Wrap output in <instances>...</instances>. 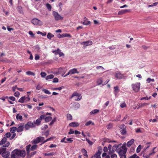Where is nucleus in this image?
I'll return each instance as SVG.
<instances>
[{
    "label": "nucleus",
    "instance_id": "obj_1",
    "mask_svg": "<svg viewBox=\"0 0 158 158\" xmlns=\"http://www.w3.org/2000/svg\"><path fill=\"white\" fill-rule=\"evenodd\" d=\"M25 155V150L16 149L11 152V158H21V157H24Z\"/></svg>",
    "mask_w": 158,
    "mask_h": 158
},
{
    "label": "nucleus",
    "instance_id": "obj_2",
    "mask_svg": "<svg viewBox=\"0 0 158 158\" xmlns=\"http://www.w3.org/2000/svg\"><path fill=\"white\" fill-rule=\"evenodd\" d=\"M140 85V82H136L132 84L131 86L133 91L135 92H138L139 90Z\"/></svg>",
    "mask_w": 158,
    "mask_h": 158
},
{
    "label": "nucleus",
    "instance_id": "obj_3",
    "mask_svg": "<svg viewBox=\"0 0 158 158\" xmlns=\"http://www.w3.org/2000/svg\"><path fill=\"white\" fill-rule=\"evenodd\" d=\"M4 147H8L10 145V142L7 141V139L5 137H4L1 141H0V145H2Z\"/></svg>",
    "mask_w": 158,
    "mask_h": 158
},
{
    "label": "nucleus",
    "instance_id": "obj_4",
    "mask_svg": "<svg viewBox=\"0 0 158 158\" xmlns=\"http://www.w3.org/2000/svg\"><path fill=\"white\" fill-rule=\"evenodd\" d=\"M156 148V147L154 148L152 150V152L149 153L148 155H147L145 153H143V156L144 158H151L150 156L152 155H154L157 152V150H155Z\"/></svg>",
    "mask_w": 158,
    "mask_h": 158
},
{
    "label": "nucleus",
    "instance_id": "obj_5",
    "mask_svg": "<svg viewBox=\"0 0 158 158\" xmlns=\"http://www.w3.org/2000/svg\"><path fill=\"white\" fill-rule=\"evenodd\" d=\"M98 148V152L94 155V157L96 158H101L100 155L102 152V148L101 147H99Z\"/></svg>",
    "mask_w": 158,
    "mask_h": 158
},
{
    "label": "nucleus",
    "instance_id": "obj_6",
    "mask_svg": "<svg viewBox=\"0 0 158 158\" xmlns=\"http://www.w3.org/2000/svg\"><path fill=\"white\" fill-rule=\"evenodd\" d=\"M53 15L55 17V19L56 20H59L62 19L63 17L61 16L58 12L55 11H53Z\"/></svg>",
    "mask_w": 158,
    "mask_h": 158
},
{
    "label": "nucleus",
    "instance_id": "obj_7",
    "mask_svg": "<svg viewBox=\"0 0 158 158\" xmlns=\"http://www.w3.org/2000/svg\"><path fill=\"white\" fill-rule=\"evenodd\" d=\"M72 139V138H66V137H64L61 139L60 142L64 143H71L73 142V140Z\"/></svg>",
    "mask_w": 158,
    "mask_h": 158
},
{
    "label": "nucleus",
    "instance_id": "obj_8",
    "mask_svg": "<svg viewBox=\"0 0 158 158\" xmlns=\"http://www.w3.org/2000/svg\"><path fill=\"white\" fill-rule=\"evenodd\" d=\"M35 127L33 123L29 121L27 123L25 126L24 128L26 130L29 129L30 128L33 127Z\"/></svg>",
    "mask_w": 158,
    "mask_h": 158
},
{
    "label": "nucleus",
    "instance_id": "obj_9",
    "mask_svg": "<svg viewBox=\"0 0 158 158\" xmlns=\"http://www.w3.org/2000/svg\"><path fill=\"white\" fill-rule=\"evenodd\" d=\"M31 22L33 24L35 25H42L43 24L42 22L41 21L37 19H33L32 20Z\"/></svg>",
    "mask_w": 158,
    "mask_h": 158
},
{
    "label": "nucleus",
    "instance_id": "obj_10",
    "mask_svg": "<svg viewBox=\"0 0 158 158\" xmlns=\"http://www.w3.org/2000/svg\"><path fill=\"white\" fill-rule=\"evenodd\" d=\"M76 96L77 97V98L75 99V101H79L82 98V96L80 94L77 93V92H74L72 95L71 98H73V97Z\"/></svg>",
    "mask_w": 158,
    "mask_h": 158
},
{
    "label": "nucleus",
    "instance_id": "obj_11",
    "mask_svg": "<svg viewBox=\"0 0 158 158\" xmlns=\"http://www.w3.org/2000/svg\"><path fill=\"white\" fill-rule=\"evenodd\" d=\"M45 117V115H41L40 116V118L37 119L36 121L34 122V123L37 125V126H39L42 120L44 119Z\"/></svg>",
    "mask_w": 158,
    "mask_h": 158
},
{
    "label": "nucleus",
    "instance_id": "obj_12",
    "mask_svg": "<svg viewBox=\"0 0 158 158\" xmlns=\"http://www.w3.org/2000/svg\"><path fill=\"white\" fill-rule=\"evenodd\" d=\"M10 152L8 151H6L5 152H3L2 154V156L3 158H10Z\"/></svg>",
    "mask_w": 158,
    "mask_h": 158
},
{
    "label": "nucleus",
    "instance_id": "obj_13",
    "mask_svg": "<svg viewBox=\"0 0 158 158\" xmlns=\"http://www.w3.org/2000/svg\"><path fill=\"white\" fill-rule=\"evenodd\" d=\"M31 145L30 144H29L27 145L26 147V149L27 152V158H31V157L29 155V152H30V147L31 146Z\"/></svg>",
    "mask_w": 158,
    "mask_h": 158
},
{
    "label": "nucleus",
    "instance_id": "obj_14",
    "mask_svg": "<svg viewBox=\"0 0 158 158\" xmlns=\"http://www.w3.org/2000/svg\"><path fill=\"white\" fill-rule=\"evenodd\" d=\"M122 144H120L118 145L115 144L112 147L113 150H116L117 152V151L122 146Z\"/></svg>",
    "mask_w": 158,
    "mask_h": 158
},
{
    "label": "nucleus",
    "instance_id": "obj_15",
    "mask_svg": "<svg viewBox=\"0 0 158 158\" xmlns=\"http://www.w3.org/2000/svg\"><path fill=\"white\" fill-rule=\"evenodd\" d=\"M115 77L117 79H122L123 77V75L119 72L116 73L115 75Z\"/></svg>",
    "mask_w": 158,
    "mask_h": 158
},
{
    "label": "nucleus",
    "instance_id": "obj_16",
    "mask_svg": "<svg viewBox=\"0 0 158 158\" xmlns=\"http://www.w3.org/2000/svg\"><path fill=\"white\" fill-rule=\"evenodd\" d=\"M93 42L92 41L88 40L85 42H83L82 44L85 46L90 45L92 44Z\"/></svg>",
    "mask_w": 158,
    "mask_h": 158
},
{
    "label": "nucleus",
    "instance_id": "obj_17",
    "mask_svg": "<svg viewBox=\"0 0 158 158\" xmlns=\"http://www.w3.org/2000/svg\"><path fill=\"white\" fill-rule=\"evenodd\" d=\"M69 126L71 127H78L79 124L77 122H72L69 124Z\"/></svg>",
    "mask_w": 158,
    "mask_h": 158
},
{
    "label": "nucleus",
    "instance_id": "obj_18",
    "mask_svg": "<svg viewBox=\"0 0 158 158\" xmlns=\"http://www.w3.org/2000/svg\"><path fill=\"white\" fill-rule=\"evenodd\" d=\"M130 10L129 9H125L124 10H121L120 11H119L118 12V15H123L124 14L127 12H130Z\"/></svg>",
    "mask_w": 158,
    "mask_h": 158
},
{
    "label": "nucleus",
    "instance_id": "obj_19",
    "mask_svg": "<svg viewBox=\"0 0 158 158\" xmlns=\"http://www.w3.org/2000/svg\"><path fill=\"white\" fill-rule=\"evenodd\" d=\"M23 125L17 128V131L18 132L22 131L23 130L24 123H22Z\"/></svg>",
    "mask_w": 158,
    "mask_h": 158
},
{
    "label": "nucleus",
    "instance_id": "obj_20",
    "mask_svg": "<svg viewBox=\"0 0 158 158\" xmlns=\"http://www.w3.org/2000/svg\"><path fill=\"white\" fill-rule=\"evenodd\" d=\"M134 140L133 139H132L129 141H128L127 143V146L128 147H130L131 145L134 143Z\"/></svg>",
    "mask_w": 158,
    "mask_h": 158
},
{
    "label": "nucleus",
    "instance_id": "obj_21",
    "mask_svg": "<svg viewBox=\"0 0 158 158\" xmlns=\"http://www.w3.org/2000/svg\"><path fill=\"white\" fill-rule=\"evenodd\" d=\"M69 71H70L71 74H73L76 73H79L77 71V69L75 68H73L72 69H70Z\"/></svg>",
    "mask_w": 158,
    "mask_h": 158
},
{
    "label": "nucleus",
    "instance_id": "obj_22",
    "mask_svg": "<svg viewBox=\"0 0 158 158\" xmlns=\"http://www.w3.org/2000/svg\"><path fill=\"white\" fill-rule=\"evenodd\" d=\"M40 139L39 137L36 138L35 139H34L32 141V143L35 144H37L40 142Z\"/></svg>",
    "mask_w": 158,
    "mask_h": 158
},
{
    "label": "nucleus",
    "instance_id": "obj_23",
    "mask_svg": "<svg viewBox=\"0 0 158 158\" xmlns=\"http://www.w3.org/2000/svg\"><path fill=\"white\" fill-rule=\"evenodd\" d=\"M149 104L147 103H140L138 105V107L137 108V109H139L140 108H142L144 106L148 105Z\"/></svg>",
    "mask_w": 158,
    "mask_h": 158
},
{
    "label": "nucleus",
    "instance_id": "obj_24",
    "mask_svg": "<svg viewBox=\"0 0 158 158\" xmlns=\"http://www.w3.org/2000/svg\"><path fill=\"white\" fill-rule=\"evenodd\" d=\"M26 100V98L25 96L22 97L20 98L18 101V102L20 103H23L24 102L25 100Z\"/></svg>",
    "mask_w": 158,
    "mask_h": 158
},
{
    "label": "nucleus",
    "instance_id": "obj_25",
    "mask_svg": "<svg viewBox=\"0 0 158 158\" xmlns=\"http://www.w3.org/2000/svg\"><path fill=\"white\" fill-rule=\"evenodd\" d=\"M54 76L53 74H50L47 76L45 78L46 80H48L49 79H52L53 78Z\"/></svg>",
    "mask_w": 158,
    "mask_h": 158
},
{
    "label": "nucleus",
    "instance_id": "obj_26",
    "mask_svg": "<svg viewBox=\"0 0 158 158\" xmlns=\"http://www.w3.org/2000/svg\"><path fill=\"white\" fill-rule=\"evenodd\" d=\"M37 145L36 144L34 145L31 147V146L30 147V150L31 151H34L37 148Z\"/></svg>",
    "mask_w": 158,
    "mask_h": 158
},
{
    "label": "nucleus",
    "instance_id": "obj_27",
    "mask_svg": "<svg viewBox=\"0 0 158 158\" xmlns=\"http://www.w3.org/2000/svg\"><path fill=\"white\" fill-rule=\"evenodd\" d=\"M44 118H45V122H48L52 120V117L51 116L46 117L45 116Z\"/></svg>",
    "mask_w": 158,
    "mask_h": 158
},
{
    "label": "nucleus",
    "instance_id": "obj_28",
    "mask_svg": "<svg viewBox=\"0 0 158 158\" xmlns=\"http://www.w3.org/2000/svg\"><path fill=\"white\" fill-rule=\"evenodd\" d=\"M54 36L53 35L50 33H48L47 35V38L49 40H51V38Z\"/></svg>",
    "mask_w": 158,
    "mask_h": 158
},
{
    "label": "nucleus",
    "instance_id": "obj_29",
    "mask_svg": "<svg viewBox=\"0 0 158 158\" xmlns=\"http://www.w3.org/2000/svg\"><path fill=\"white\" fill-rule=\"evenodd\" d=\"M99 112V110L97 109H95L94 110L92 111L90 113L91 114H95L98 113Z\"/></svg>",
    "mask_w": 158,
    "mask_h": 158
},
{
    "label": "nucleus",
    "instance_id": "obj_30",
    "mask_svg": "<svg viewBox=\"0 0 158 158\" xmlns=\"http://www.w3.org/2000/svg\"><path fill=\"white\" fill-rule=\"evenodd\" d=\"M81 152L83 153V155L84 156H85L87 157H88V156L87 154V152L85 149H82L81 150Z\"/></svg>",
    "mask_w": 158,
    "mask_h": 158
},
{
    "label": "nucleus",
    "instance_id": "obj_31",
    "mask_svg": "<svg viewBox=\"0 0 158 158\" xmlns=\"http://www.w3.org/2000/svg\"><path fill=\"white\" fill-rule=\"evenodd\" d=\"M16 118L17 120H19L20 121H21L23 119L22 116L21 115H19V114H17L16 116Z\"/></svg>",
    "mask_w": 158,
    "mask_h": 158
},
{
    "label": "nucleus",
    "instance_id": "obj_32",
    "mask_svg": "<svg viewBox=\"0 0 158 158\" xmlns=\"http://www.w3.org/2000/svg\"><path fill=\"white\" fill-rule=\"evenodd\" d=\"M17 128L15 127H12L10 129V131L12 133H15L14 132L17 131Z\"/></svg>",
    "mask_w": 158,
    "mask_h": 158
},
{
    "label": "nucleus",
    "instance_id": "obj_33",
    "mask_svg": "<svg viewBox=\"0 0 158 158\" xmlns=\"http://www.w3.org/2000/svg\"><path fill=\"white\" fill-rule=\"evenodd\" d=\"M64 88V86H62L59 87L58 88H52V90H60Z\"/></svg>",
    "mask_w": 158,
    "mask_h": 158
},
{
    "label": "nucleus",
    "instance_id": "obj_34",
    "mask_svg": "<svg viewBox=\"0 0 158 158\" xmlns=\"http://www.w3.org/2000/svg\"><path fill=\"white\" fill-rule=\"evenodd\" d=\"M114 92L115 93H118L119 91V89L118 88V87L117 86L114 87Z\"/></svg>",
    "mask_w": 158,
    "mask_h": 158
},
{
    "label": "nucleus",
    "instance_id": "obj_35",
    "mask_svg": "<svg viewBox=\"0 0 158 158\" xmlns=\"http://www.w3.org/2000/svg\"><path fill=\"white\" fill-rule=\"evenodd\" d=\"M26 73L28 75H32L33 76H34L35 75L34 73L30 71H27Z\"/></svg>",
    "mask_w": 158,
    "mask_h": 158
},
{
    "label": "nucleus",
    "instance_id": "obj_36",
    "mask_svg": "<svg viewBox=\"0 0 158 158\" xmlns=\"http://www.w3.org/2000/svg\"><path fill=\"white\" fill-rule=\"evenodd\" d=\"M97 82L98 83V85H100L102 82V78H99L97 80Z\"/></svg>",
    "mask_w": 158,
    "mask_h": 158
},
{
    "label": "nucleus",
    "instance_id": "obj_37",
    "mask_svg": "<svg viewBox=\"0 0 158 158\" xmlns=\"http://www.w3.org/2000/svg\"><path fill=\"white\" fill-rule=\"evenodd\" d=\"M67 120H71L72 119V117L71 114H68L67 115Z\"/></svg>",
    "mask_w": 158,
    "mask_h": 158
},
{
    "label": "nucleus",
    "instance_id": "obj_38",
    "mask_svg": "<svg viewBox=\"0 0 158 158\" xmlns=\"http://www.w3.org/2000/svg\"><path fill=\"white\" fill-rule=\"evenodd\" d=\"M82 24L85 25H89L90 23V22L89 21L84 20V22H83Z\"/></svg>",
    "mask_w": 158,
    "mask_h": 158
},
{
    "label": "nucleus",
    "instance_id": "obj_39",
    "mask_svg": "<svg viewBox=\"0 0 158 158\" xmlns=\"http://www.w3.org/2000/svg\"><path fill=\"white\" fill-rule=\"evenodd\" d=\"M18 10L20 13H22L23 12V8L22 7L20 6H18L17 7Z\"/></svg>",
    "mask_w": 158,
    "mask_h": 158
},
{
    "label": "nucleus",
    "instance_id": "obj_40",
    "mask_svg": "<svg viewBox=\"0 0 158 158\" xmlns=\"http://www.w3.org/2000/svg\"><path fill=\"white\" fill-rule=\"evenodd\" d=\"M46 6L49 11H51V10L52 7L49 4L47 3L46 4Z\"/></svg>",
    "mask_w": 158,
    "mask_h": 158
},
{
    "label": "nucleus",
    "instance_id": "obj_41",
    "mask_svg": "<svg viewBox=\"0 0 158 158\" xmlns=\"http://www.w3.org/2000/svg\"><path fill=\"white\" fill-rule=\"evenodd\" d=\"M40 75L42 77L44 78L46 76L47 74L44 72H41L40 73Z\"/></svg>",
    "mask_w": 158,
    "mask_h": 158
},
{
    "label": "nucleus",
    "instance_id": "obj_42",
    "mask_svg": "<svg viewBox=\"0 0 158 158\" xmlns=\"http://www.w3.org/2000/svg\"><path fill=\"white\" fill-rule=\"evenodd\" d=\"M6 148H1L0 149V154H1L3 153V152H5L6 151Z\"/></svg>",
    "mask_w": 158,
    "mask_h": 158
},
{
    "label": "nucleus",
    "instance_id": "obj_43",
    "mask_svg": "<svg viewBox=\"0 0 158 158\" xmlns=\"http://www.w3.org/2000/svg\"><path fill=\"white\" fill-rule=\"evenodd\" d=\"M141 148H142V146L141 145H139L138 147H137V149H136V152L137 153H139L140 150H141Z\"/></svg>",
    "mask_w": 158,
    "mask_h": 158
},
{
    "label": "nucleus",
    "instance_id": "obj_44",
    "mask_svg": "<svg viewBox=\"0 0 158 158\" xmlns=\"http://www.w3.org/2000/svg\"><path fill=\"white\" fill-rule=\"evenodd\" d=\"M59 52H60V49H58L56 50L53 51L52 52L55 53V55H56L59 54Z\"/></svg>",
    "mask_w": 158,
    "mask_h": 158
},
{
    "label": "nucleus",
    "instance_id": "obj_45",
    "mask_svg": "<svg viewBox=\"0 0 158 158\" xmlns=\"http://www.w3.org/2000/svg\"><path fill=\"white\" fill-rule=\"evenodd\" d=\"M56 117L54 118V119L51 122L49 123V125H51L53 124L56 121Z\"/></svg>",
    "mask_w": 158,
    "mask_h": 158
},
{
    "label": "nucleus",
    "instance_id": "obj_46",
    "mask_svg": "<svg viewBox=\"0 0 158 158\" xmlns=\"http://www.w3.org/2000/svg\"><path fill=\"white\" fill-rule=\"evenodd\" d=\"M158 4V2H156L155 3H153L152 5H149L148 6V7H149L153 6H155L157 5Z\"/></svg>",
    "mask_w": 158,
    "mask_h": 158
},
{
    "label": "nucleus",
    "instance_id": "obj_47",
    "mask_svg": "<svg viewBox=\"0 0 158 158\" xmlns=\"http://www.w3.org/2000/svg\"><path fill=\"white\" fill-rule=\"evenodd\" d=\"M141 47L143 49L145 50H147L148 48H149L147 46L145 45H142Z\"/></svg>",
    "mask_w": 158,
    "mask_h": 158
},
{
    "label": "nucleus",
    "instance_id": "obj_48",
    "mask_svg": "<svg viewBox=\"0 0 158 158\" xmlns=\"http://www.w3.org/2000/svg\"><path fill=\"white\" fill-rule=\"evenodd\" d=\"M43 91L45 94H51V92L48 89H44L43 90Z\"/></svg>",
    "mask_w": 158,
    "mask_h": 158
},
{
    "label": "nucleus",
    "instance_id": "obj_49",
    "mask_svg": "<svg viewBox=\"0 0 158 158\" xmlns=\"http://www.w3.org/2000/svg\"><path fill=\"white\" fill-rule=\"evenodd\" d=\"M11 135V134L10 132H7L5 134V136H6V138H8L10 137Z\"/></svg>",
    "mask_w": 158,
    "mask_h": 158
},
{
    "label": "nucleus",
    "instance_id": "obj_50",
    "mask_svg": "<svg viewBox=\"0 0 158 158\" xmlns=\"http://www.w3.org/2000/svg\"><path fill=\"white\" fill-rule=\"evenodd\" d=\"M19 95H20V93L18 91L15 92L14 94V96L17 97H19Z\"/></svg>",
    "mask_w": 158,
    "mask_h": 158
},
{
    "label": "nucleus",
    "instance_id": "obj_51",
    "mask_svg": "<svg viewBox=\"0 0 158 158\" xmlns=\"http://www.w3.org/2000/svg\"><path fill=\"white\" fill-rule=\"evenodd\" d=\"M86 141L90 145H92L93 143L91 141L89 140L88 139L86 138Z\"/></svg>",
    "mask_w": 158,
    "mask_h": 158
},
{
    "label": "nucleus",
    "instance_id": "obj_52",
    "mask_svg": "<svg viewBox=\"0 0 158 158\" xmlns=\"http://www.w3.org/2000/svg\"><path fill=\"white\" fill-rule=\"evenodd\" d=\"M126 131L125 129H123L121 131V134L122 135H124L126 134Z\"/></svg>",
    "mask_w": 158,
    "mask_h": 158
},
{
    "label": "nucleus",
    "instance_id": "obj_53",
    "mask_svg": "<svg viewBox=\"0 0 158 158\" xmlns=\"http://www.w3.org/2000/svg\"><path fill=\"white\" fill-rule=\"evenodd\" d=\"M74 133V131L72 129H71L68 132V134L69 135H70L71 134H73Z\"/></svg>",
    "mask_w": 158,
    "mask_h": 158
},
{
    "label": "nucleus",
    "instance_id": "obj_54",
    "mask_svg": "<svg viewBox=\"0 0 158 158\" xmlns=\"http://www.w3.org/2000/svg\"><path fill=\"white\" fill-rule=\"evenodd\" d=\"M58 82V79L56 77L54 78L53 79L52 82L53 83H57Z\"/></svg>",
    "mask_w": 158,
    "mask_h": 158
},
{
    "label": "nucleus",
    "instance_id": "obj_55",
    "mask_svg": "<svg viewBox=\"0 0 158 158\" xmlns=\"http://www.w3.org/2000/svg\"><path fill=\"white\" fill-rule=\"evenodd\" d=\"M54 154V152H51L49 153H45L44 155L45 156H53Z\"/></svg>",
    "mask_w": 158,
    "mask_h": 158
},
{
    "label": "nucleus",
    "instance_id": "obj_56",
    "mask_svg": "<svg viewBox=\"0 0 158 158\" xmlns=\"http://www.w3.org/2000/svg\"><path fill=\"white\" fill-rule=\"evenodd\" d=\"M36 151H34L32 152L31 153H29V155L31 157L33 156L34 155H35L36 153Z\"/></svg>",
    "mask_w": 158,
    "mask_h": 158
},
{
    "label": "nucleus",
    "instance_id": "obj_57",
    "mask_svg": "<svg viewBox=\"0 0 158 158\" xmlns=\"http://www.w3.org/2000/svg\"><path fill=\"white\" fill-rule=\"evenodd\" d=\"M8 98V96H4L0 98V99L2 100L3 101H5L6 99Z\"/></svg>",
    "mask_w": 158,
    "mask_h": 158
},
{
    "label": "nucleus",
    "instance_id": "obj_58",
    "mask_svg": "<svg viewBox=\"0 0 158 158\" xmlns=\"http://www.w3.org/2000/svg\"><path fill=\"white\" fill-rule=\"evenodd\" d=\"M8 98L10 100L12 101H15V98L13 96H10L8 97Z\"/></svg>",
    "mask_w": 158,
    "mask_h": 158
},
{
    "label": "nucleus",
    "instance_id": "obj_59",
    "mask_svg": "<svg viewBox=\"0 0 158 158\" xmlns=\"http://www.w3.org/2000/svg\"><path fill=\"white\" fill-rule=\"evenodd\" d=\"M120 106L122 108H124L126 106V105L125 103L124 102V103L121 104Z\"/></svg>",
    "mask_w": 158,
    "mask_h": 158
},
{
    "label": "nucleus",
    "instance_id": "obj_60",
    "mask_svg": "<svg viewBox=\"0 0 158 158\" xmlns=\"http://www.w3.org/2000/svg\"><path fill=\"white\" fill-rule=\"evenodd\" d=\"M111 158H117V155L115 154H112L111 156Z\"/></svg>",
    "mask_w": 158,
    "mask_h": 158
},
{
    "label": "nucleus",
    "instance_id": "obj_61",
    "mask_svg": "<svg viewBox=\"0 0 158 158\" xmlns=\"http://www.w3.org/2000/svg\"><path fill=\"white\" fill-rule=\"evenodd\" d=\"M92 123V122L91 121H89L86 123V124H85V125L87 126L90 125Z\"/></svg>",
    "mask_w": 158,
    "mask_h": 158
},
{
    "label": "nucleus",
    "instance_id": "obj_62",
    "mask_svg": "<svg viewBox=\"0 0 158 158\" xmlns=\"http://www.w3.org/2000/svg\"><path fill=\"white\" fill-rule=\"evenodd\" d=\"M135 131L136 133H142V131L141 130L140 128H137Z\"/></svg>",
    "mask_w": 158,
    "mask_h": 158
},
{
    "label": "nucleus",
    "instance_id": "obj_63",
    "mask_svg": "<svg viewBox=\"0 0 158 158\" xmlns=\"http://www.w3.org/2000/svg\"><path fill=\"white\" fill-rule=\"evenodd\" d=\"M25 98H26V100H25L26 101L25 102H26L28 101H29L30 100V98L29 97V95H27V97H25Z\"/></svg>",
    "mask_w": 158,
    "mask_h": 158
},
{
    "label": "nucleus",
    "instance_id": "obj_64",
    "mask_svg": "<svg viewBox=\"0 0 158 158\" xmlns=\"http://www.w3.org/2000/svg\"><path fill=\"white\" fill-rule=\"evenodd\" d=\"M149 121L150 122H152L153 123L156 122L157 121V120L156 119H151L149 120Z\"/></svg>",
    "mask_w": 158,
    "mask_h": 158
}]
</instances>
